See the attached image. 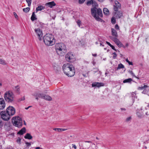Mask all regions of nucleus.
<instances>
[{
	"label": "nucleus",
	"instance_id": "obj_1",
	"mask_svg": "<svg viewBox=\"0 0 149 149\" xmlns=\"http://www.w3.org/2000/svg\"><path fill=\"white\" fill-rule=\"evenodd\" d=\"M62 69L65 74L69 77L73 76L75 74L74 68L70 63L64 64L62 67Z\"/></svg>",
	"mask_w": 149,
	"mask_h": 149
},
{
	"label": "nucleus",
	"instance_id": "obj_2",
	"mask_svg": "<svg viewBox=\"0 0 149 149\" xmlns=\"http://www.w3.org/2000/svg\"><path fill=\"white\" fill-rule=\"evenodd\" d=\"M43 39L45 44L48 46H52L55 44V40L51 34L46 33L44 36Z\"/></svg>",
	"mask_w": 149,
	"mask_h": 149
},
{
	"label": "nucleus",
	"instance_id": "obj_3",
	"mask_svg": "<svg viewBox=\"0 0 149 149\" xmlns=\"http://www.w3.org/2000/svg\"><path fill=\"white\" fill-rule=\"evenodd\" d=\"M55 49L56 53L60 55H63L66 51L65 46L62 43L56 44Z\"/></svg>",
	"mask_w": 149,
	"mask_h": 149
},
{
	"label": "nucleus",
	"instance_id": "obj_4",
	"mask_svg": "<svg viewBox=\"0 0 149 149\" xmlns=\"http://www.w3.org/2000/svg\"><path fill=\"white\" fill-rule=\"evenodd\" d=\"M4 97L5 100L9 103H12L14 100V95L11 91H6L4 94Z\"/></svg>",
	"mask_w": 149,
	"mask_h": 149
},
{
	"label": "nucleus",
	"instance_id": "obj_5",
	"mask_svg": "<svg viewBox=\"0 0 149 149\" xmlns=\"http://www.w3.org/2000/svg\"><path fill=\"white\" fill-rule=\"evenodd\" d=\"M12 123L14 125L20 127L22 126V118L19 116L14 117L12 120Z\"/></svg>",
	"mask_w": 149,
	"mask_h": 149
},
{
	"label": "nucleus",
	"instance_id": "obj_6",
	"mask_svg": "<svg viewBox=\"0 0 149 149\" xmlns=\"http://www.w3.org/2000/svg\"><path fill=\"white\" fill-rule=\"evenodd\" d=\"M1 118L5 121H8L10 118V116L6 111H2L0 113Z\"/></svg>",
	"mask_w": 149,
	"mask_h": 149
},
{
	"label": "nucleus",
	"instance_id": "obj_7",
	"mask_svg": "<svg viewBox=\"0 0 149 149\" xmlns=\"http://www.w3.org/2000/svg\"><path fill=\"white\" fill-rule=\"evenodd\" d=\"M66 60L69 62H72L74 60V55L72 52H68L65 55Z\"/></svg>",
	"mask_w": 149,
	"mask_h": 149
},
{
	"label": "nucleus",
	"instance_id": "obj_8",
	"mask_svg": "<svg viewBox=\"0 0 149 149\" xmlns=\"http://www.w3.org/2000/svg\"><path fill=\"white\" fill-rule=\"evenodd\" d=\"M6 112L10 116H12L15 113V109L13 107L9 106L6 109Z\"/></svg>",
	"mask_w": 149,
	"mask_h": 149
},
{
	"label": "nucleus",
	"instance_id": "obj_9",
	"mask_svg": "<svg viewBox=\"0 0 149 149\" xmlns=\"http://www.w3.org/2000/svg\"><path fill=\"white\" fill-rule=\"evenodd\" d=\"M97 8H92L91 9V13L92 15L97 20H99L100 18L97 15Z\"/></svg>",
	"mask_w": 149,
	"mask_h": 149
},
{
	"label": "nucleus",
	"instance_id": "obj_10",
	"mask_svg": "<svg viewBox=\"0 0 149 149\" xmlns=\"http://www.w3.org/2000/svg\"><path fill=\"white\" fill-rule=\"evenodd\" d=\"M35 31L38 37V39L40 40H41L42 38V31L39 28L35 29Z\"/></svg>",
	"mask_w": 149,
	"mask_h": 149
},
{
	"label": "nucleus",
	"instance_id": "obj_11",
	"mask_svg": "<svg viewBox=\"0 0 149 149\" xmlns=\"http://www.w3.org/2000/svg\"><path fill=\"white\" fill-rule=\"evenodd\" d=\"M148 87V86L146 85H144L143 86H141V87L138 88V89L139 90H143L142 93L143 94H146L148 93L149 91V89H146V88Z\"/></svg>",
	"mask_w": 149,
	"mask_h": 149
},
{
	"label": "nucleus",
	"instance_id": "obj_12",
	"mask_svg": "<svg viewBox=\"0 0 149 149\" xmlns=\"http://www.w3.org/2000/svg\"><path fill=\"white\" fill-rule=\"evenodd\" d=\"M44 94L39 93L35 92L32 94V95L35 97L36 99L38 100L39 98L43 99Z\"/></svg>",
	"mask_w": 149,
	"mask_h": 149
},
{
	"label": "nucleus",
	"instance_id": "obj_13",
	"mask_svg": "<svg viewBox=\"0 0 149 149\" xmlns=\"http://www.w3.org/2000/svg\"><path fill=\"white\" fill-rule=\"evenodd\" d=\"M104 84L103 83L98 82H94L92 84V86L93 87H97L98 88L104 86Z\"/></svg>",
	"mask_w": 149,
	"mask_h": 149
},
{
	"label": "nucleus",
	"instance_id": "obj_14",
	"mask_svg": "<svg viewBox=\"0 0 149 149\" xmlns=\"http://www.w3.org/2000/svg\"><path fill=\"white\" fill-rule=\"evenodd\" d=\"M115 5L113 6V9L115 11H117L118 8H120L121 5L117 1H115Z\"/></svg>",
	"mask_w": 149,
	"mask_h": 149
},
{
	"label": "nucleus",
	"instance_id": "obj_15",
	"mask_svg": "<svg viewBox=\"0 0 149 149\" xmlns=\"http://www.w3.org/2000/svg\"><path fill=\"white\" fill-rule=\"evenodd\" d=\"M5 107L6 104L3 99L0 98V109H3Z\"/></svg>",
	"mask_w": 149,
	"mask_h": 149
},
{
	"label": "nucleus",
	"instance_id": "obj_16",
	"mask_svg": "<svg viewBox=\"0 0 149 149\" xmlns=\"http://www.w3.org/2000/svg\"><path fill=\"white\" fill-rule=\"evenodd\" d=\"M114 14L115 16L117 19L120 18L123 16V13L120 11H116Z\"/></svg>",
	"mask_w": 149,
	"mask_h": 149
},
{
	"label": "nucleus",
	"instance_id": "obj_17",
	"mask_svg": "<svg viewBox=\"0 0 149 149\" xmlns=\"http://www.w3.org/2000/svg\"><path fill=\"white\" fill-rule=\"evenodd\" d=\"M115 43L119 47H123L124 48H125V47L122 44L121 42H120L119 40L116 41Z\"/></svg>",
	"mask_w": 149,
	"mask_h": 149
},
{
	"label": "nucleus",
	"instance_id": "obj_18",
	"mask_svg": "<svg viewBox=\"0 0 149 149\" xmlns=\"http://www.w3.org/2000/svg\"><path fill=\"white\" fill-rule=\"evenodd\" d=\"M56 4L54 1L48 2L46 4V5L48 6L50 8H52L53 6L56 5Z\"/></svg>",
	"mask_w": 149,
	"mask_h": 149
},
{
	"label": "nucleus",
	"instance_id": "obj_19",
	"mask_svg": "<svg viewBox=\"0 0 149 149\" xmlns=\"http://www.w3.org/2000/svg\"><path fill=\"white\" fill-rule=\"evenodd\" d=\"M48 101H51L52 100V97L46 95L44 94L43 99Z\"/></svg>",
	"mask_w": 149,
	"mask_h": 149
},
{
	"label": "nucleus",
	"instance_id": "obj_20",
	"mask_svg": "<svg viewBox=\"0 0 149 149\" xmlns=\"http://www.w3.org/2000/svg\"><path fill=\"white\" fill-rule=\"evenodd\" d=\"M26 129L25 127L22 128L17 132V134L22 135L26 132Z\"/></svg>",
	"mask_w": 149,
	"mask_h": 149
},
{
	"label": "nucleus",
	"instance_id": "obj_21",
	"mask_svg": "<svg viewBox=\"0 0 149 149\" xmlns=\"http://www.w3.org/2000/svg\"><path fill=\"white\" fill-rule=\"evenodd\" d=\"M111 30V33L112 36L114 37H117L118 36L117 33L116 31L114 29L112 28Z\"/></svg>",
	"mask_w": 149,
	"mask_h": 149
},
{
	"label": "nucleus",
	"instance_id": "obj_22",
	"mask_svg": "<svg viewBox=\"0 0 149 149\" xmlns=\"http://www.w3.org/2000/svg\"><path fill=\"white\" fill-rule=\"evenodd\" d=\"M97 13L99 16L101 17H102L103 16L102 10L100 8H98L97 9Z\"/></svg>",
	"mask_w": 149,
	"mask_h": 149
},
{
	"label": "nucleus",
	"instance_id": "obj_23",
	"mask_svg": "<svg viewBox=\"0 0 149 149\" xmlns=\"http://www.w3.org/2000/svg\"><path fill=\"white\" fill-rule=\"evenodd\" d=\"M24 138L26 139H31L33 137L31 135V134L28 133H27L24 137Z\"/></svg>",
	"mask_w": 149,
	"mask_h": 149
},
{
	"label": "nucleus",
	"instance_id": "obj_24",
	"mask_svg": "<svg viewBox=\"0 0 149 149\" xmlns=\"http://www.w3.org/2000/svg\"><path fill=\"white\" fill-rule=\"evenodd\" d=\"M31 19L32 21H34L35 20L37 19V18L36 17V15L35 14V12L33 13L32 16L31 18Z\"/></svg>",
	"mask_w": 149,
	"mask_h": 149
},
{
	"label": "nucleus",
	"instance_id": "obj_25",
	"mask_svg": "<svg viewBox=\"0 0 149 149\" xmlns=\"http://www.w3.org/2000/svg\"><path fill=\"white\" fill-rule=\"evenodd\" d=\"M133 81V80L131 78H128L127 79L124 80L123 82V83H130L132 81Z\"/></svg>",
	"mask_w": 149,
	"mask_h": 149
},
{
	"label": "nucleus",
	"instance_id": "obj_26",
	"mask_svg": "<svg viewBox=\"0 0 149 149\" xmlns=\"http://www.w3.org/2000/svg\"><path fill=\"white\" fill-rule=\"evenodd\" d=\"M103 13L104 14L107 15L109 14V10L106 8H104L103 9Z\"/></svg>",
	"mask_w": 149,
	"mask_h": 149
},
{
	"label": "nucleus",
	"instance_id": "obj_27",
	"mask_svg": "<svg viewBox=\"0 0 149 149\" xmlns=\"http://www.w3.org/2000/svg\"><path fill=\"white\" fill-rule=\"evenodd\" d=\"M44 7H43L42 6H38L36 9V12H38V11H41L42 10L44 9Z\"/></svg>",
	"mask_w": 149,
	"mask_h": 149
},
{
	"label": "nucleus",
	"instance_id": "obj_28",
	"mask_svg": "<svg viewBox=\"0 0 149 149\" xmlns=\"http://www.w3.org/2000/svg\"><path fill=\"white\" fill-rule=\"evenodd\" d=\"M115 43L117 41L118 39H117L116 37H113V36H110L109 37Z\"/></svg>",
	"mask_w": 149,
	"mask_h": 149
},
{
	"label": "nucleus",
	"instance_id": "obj_29",
	"mask_svg": "<svg viewBox=\"0 0 149 149\" xmlns=\"http://www.w3.org/2000/svg\"><path fill=\"white\" fill-rule=\"evenodd\" d=\"M15 91L17 93H19L20 91V87L19 86L17 85L15 87Z\"/></svg>",
	"mask_w": 149,
	"mask_h": 149
},
{
	"label": "nucleus",
	"instance_id": "obj_30",
	"mask_svg": "<svg viewBox=\"0 0 149 149\" xmlns=\"http://www.w3.org/2000/svg\"><path fill=\"white\" fill-rule=\"evenodd\" d=\"M124 68V66L122 63H120L118 65V67L117 68V70H118L121 68Z\"/></svg>",
	"mask_w": 149,
	"mask_h": 149
},
{
	"label": "nucleus",
	"instance_id": "obj_31",
	"mask_svg": "<svg viewBox=\"0 0 149 149\" xmlns=\"http://www.w3.org/2000/svg\"><path fill=\"white\" fill-rule=\"evenodd\" d=\"M92 5V6L93 8L95 7V8H97V7H98V4L96 2V1H93V3Z\"/></svg>",
	"mask_w": 149,
	"mask_h": 149
},
{
	"label": "nucleus",
	"instance_id": "obj_32",
	"mask_svg": "<svg viewBox=\"0 0 149 149\" xmlns=\"http://www.w3.org/2000/svg\"><path fill=\"white\" fill-rule=\"evenodd\" d=\"M0 64L5 65L6 64V63L4 60L0 58Z\"/></svg>",
	"mask_w": 149,
	"mask_h": 149
},
{
	"label": "nucleus",
	"instance_id": "obj_33",
	"mask_svg": "<svg viewBox=\"0 0 149 149\" xmlns=\"http://www.w3.org/2000/svg\"><path fill=\"white\" fill-rule=\"evenodd\" d=\"M30 10V8L29 7H27L23 9V11L26 13H28Z\"/></svg>",
	"mask_w": 149,
	"mask_h": 149
},
{
	"label": "nucleus",
	"instance_id": "obj_34",
	"mask_svg": "<svg viewBox=\"0 0 149 149\" xmlns=\"http://www.w3.org/2000/svg\"><path fill=\"white\" fill-rule=\"evenodd\" d=\"M93 0H91L90 1H88L87 3V5L88 6H90L91 5H92L93 2Z\"/></svg>",
	"mask_w": 149,
	"mask_h": 149
},
{
	"label": "nucleus",
	"instance_id": "obj_35",
	"mask_svg": "<svg viewBox=\"0 0 149 149\" xmlns=\"http://www.w3.org/2000/svg\"><path fill=\"white\" fill-rule=\"evenodd\" d=\"M21 139L19 137H18L16 141L17 143L19 145L21 144Z\"/></svg>",
	"mask_w": 149,
	"mask_h": 149
},
{
	"label": "nucleus",
	"instance_id": "obj_36",
	"mask_svg": "<svg viewBox=\"0 0 149 149\" xmlns=\"http://www.w3.org/2000/svg\"><path fill=\"white\" fill-rule=\"evenodd\" d=\"M26 2L28 3V6L29 7L31 6V0H26Z\"/></svg>",
	"mask_w": 149,
	"mask_h": 149
},
{
	"label": "nucleus",
	"instance_id": "obj_37",
	"mask_svg": "<svg viewBox=\"0 0 149 149\" xmlns=\"http://www.w3.org/2000/svg\"><path fill=\"white\" fill-rule=\"evenodd\" d=\"M131 119V117L130 116L126 118L125 120L126 122H128L130 121Z\"/></svg>",
	"mask_w": 149,
	"mask_h": 149
},
{
	"label": "nucleus",
	"instance_id": "obj_38",
	"mask_svg": "<svg viewBox=\"0 0 149 149\" xmlns=\"http://www.w3.org/2000/svg\"><path fill=\"white\" fill-rule=\"evenodd\" d=\"M77 23L79 26L80 27H81V21L80 20H78L77 22Z\"/></svg>",
	"mask_w": 149,
	"mask_h": 149
},
{
	"label": "nucleus",
	"instance_id": "obj_39",
	"mask_svg": "<svg viewBox=\"0 0 149 149\" xmlns=\"http://www.w3.org/2000/svg\"><path fill=\"white\" fill-rule=\"evenodd\" d=\"M111 22L113 24H115L116 23V20L113 17L111 19Z\"/></svg>",
	"mask_w": 149,
	"mask_h": 149
},
{
	"label": "nucleus",
	"instance_id": "obj_40",
	"mask_svg": "<svg viewBox=\"0 0 149 149\" xmlns=\"http://www.w3.org/2000/svg\"><path fill=\"white\" fill-rule=\"evenodd\" d=\"M126 61L128 63L129 65H133V63L132 62L130 61L127 58L126 59Z\"/></svg>",
	"mask_w": 149,
	"mask_h": 149
},
{
	"label": "nucleus",
	"instance_id": "obj_41",
	"mask_svg": "<svg viewBox=\"0 0 149 149\" xmlns=\"http://www.w3.org/2000/svg\"><path fill=\"white\" fill-rule=\"evenodd\" d=\"M136 94L134 93H132L131 94V96L132 98V99L133 100L134 99L133 98H134L135 97H136Z\"/></svg>",
	"mask_w": 149,
	"mask_h": 149
},
{
	"label": "nucleus",
	"instance_id": "obj_42",
	"mask_svg": "<svg viewBox=\"0 0 149 149\" xmlns=\"http://www.w3.org/2000/svg\"><path fill=\"white\" fill-rule=\"evenodd\" d=\"M93 69L95 70L93 71V73L94 74L96 72H97L99 70L97 68H94Z\"/></svg>",
	"mask_w": 149,
	"mask_h": 149
},
{
	"label": "nucleus",
	"instance_id": "obj_43",
	"mask_svg": "<svg viewBox=\"0 0 149 149\" xmlns=\"http://www.w3.org/2000/svg\"><path fill=\"white\" fill-rule=\"evenodd\" d=\"M25 144H26L27 147H30L31 146V143H29L28 142H25Z\"/></svg>",
	"mask_w": 149,
	"mask_h": 149
},
{
	"label": "nucleus",
	"instance_id": "obj_44",
	"mask_svg": "<svg viewBox=\"0 0 149 149\" xmlns=\"http://www.w3.org/2000/svg\"><path fill=\"white\" fill-rule=\"evenodd\" d=\"M129 73L133 76H134L135 77H136L135 76L134 74L133 73V72L132 71H129Z\"/></svg>",
	"mask_w": 149,
	"mask_h": 149
},
{
	"label": "nucleus",
	"instance_id": "obj_45",
	"mask_svg": "<svg viewBox=\"0 0 149 149\" xmlns=\"http://www.w3.org/2000/svg\"><path fill=\"white\" fill-rule=\"evenodd\" d=\"M113 54L114 55L113 56V59H115L117 56V54L116 52H114Z\"/></svg>",
	"mask_w": 149,
	"mask_h": 149
},
{
	"label": "nucleus",
	"instance_id": "obj_46",
	"mask_svg": "<svg viewBox=\"0 0 149 149\" xmlns=\"http://www.w3.org/2000/svg\"><path fill=\"white\" fill-rule=\"evenodd\" d=\"M85 0H79V3L80 4L83 3Z\"/></svg>",
	"mask_w": 149,
	"mask_h": 149
},
{
	"label": "nucleus",
	"instance_id": "obj_47",
	"mask_svg": "<svg viewBox=\"0 0 149 149\" xmlns=\"http://www.w3.org/2000/svg\"><path fill=\"white\" fill-rule=\"evenodd\" d=\"M3 123L2 122V120L0 118V128L1 127L3 126Z\"/></svg>",
	"mask_w": 149,
	"mask_h": 149
},
{
	"label": "nucleus",
	"instance_id": "obj_48",
	"mask_svg": "<svg viewBox=\"0 0 149 149\" xmlns=\"http://www.w3.org/2000/svg\"><path fill=\"white\" fill-rule=\"evenodd\" d=\"M13 13L14 15V16L15 17L16 19L18 17V15H17V14L16 13H15V12H14Z\"/></svg>",
	"mask_w": 149,
	"mask_h": 149
},
{
	"label": "nucleus",
	"instance_id": "obj_49",
	"mask_svg": "<svg viewBox=\"0 0 149 149\" xmlns=\"http://www.w3.org/2000/svg\"><path fill=\"white\" fill-rule=\"evenodd\" d=\"M136 114L140 118L141 117L142 115L139 112H137Z\"/></svg>",
	"mask_w": 149,
	"mask_h": 149
},
{
	"label": "nucleus",
	"instance_id": "obj_50",
	"mask_svg": "<svg viewBox=\"0 0 149 149\" xmlns=\"http://www.w3.org/2000/svg\"><path fill=\"white\" fill-rule=\"evenodd\" d=\"M59 130H60V132L61 131H65L66 130V129H63V128H59V129H58Z\"/></svg>",
	"mask_w": 149,
	"mask_h": 149
},
{
	"label": "nucleus",
	"instance_id": "obj_51",
	"mask_svg": "<svg viewBox=\"0 0 149 149\" xmlns=\"http://www.w3.org/2000/svg\"><path fill=\"white\" fill-rule=\"evenodd\" d=\"M110 47L111 48L114 50H115V51H117V50L115 48V47H114V46H113V45H111Z\"/></svg>",
	"mask_w": 149,
	"mask_h": 149
},
{
	"label": "nucleus",
	"instance_id": "obj_52",
	"mask_svg": "<svg viewBox=\"0 0 149 149\" xmlns=\"http://www.w3.org/2000/svg\"><path fill=\"white\" fill-rule=\"evenodd\" d=\"M115 28L116 29H119V27L118 24H116L115 26Z\"/></svg>",
	"mask_w": 149,
	"mask_h": 149
},
{
	"label": "nucleus",
	"instance_id": "obj_53",
	"mask_svg": "<svg viewBox=\"0 0 149 149\" xmlns=\"http://www.w3.org/2000/svg\"><path fill=\"white\" fill-rule=\"evenodd\" d=\"M72 148H74V149H77V147L75 145L72 144Z\"/></svg>",
	"mask_w": 149,
	"mask_h": 149
},
{
	"label": "nucleus",
	"instance_id": "obj_54",
	"mask_svg": "<svg viewBox=\"0 0 149 149\" xmlns=\"http://www.w3.org/2000/svg\"><path fill=\"white\" fill-rule=\"evenodd\" d=\"M58 129H59V128H54L53 129V130H55V131H56L57 130L58 132H60V130H58Z\"/></svg>",
	"mask_w": 149,
	"mask_h": 149
},
{
	"label": "nucleus",
	"instance_id": "obj_55",
	"mask_svg": "<svg viewBox=\"0 0 149 149\" xmlns=\"http://www.w3.org/2000/svg\"><path fill=\"white\" fill-rule=\"evenodd\" d=\"M106 42L107 44L110 47L112 45L109 42L107 41H106Z\"/></svg>",
	"mask_w": 149,
	"mask_h": 149
},
{
	"label": "nucleus",
	"instance_id": "obj_56",
	"mask_svg": "<svg viewBox=\"0 0 149 149\" xmlns=\"http://www.w3.org/2000/svg\"><path fill=\"white\" fill-rule=\"evenodd\" d=\"M99 42H100V46H102L103 47L104 46V45L102 44V43L100 41H99Z\"/></svg>",
	"mask_w": 149,
	"mask_h": 149
},
{
	"label": "nucleus",
	"instance_id": "obj_57",
	"mask_svg": "<svg viewBox=\"0 0 149 149\" xmlns=\"http://www.w3.org/2000/svg\"><path fill=\"white\" fill-rule=\"evenodd\" d=\"M92 55L94 56H95V57H96L97 56V54H92Z\"/></svg>",
	"mask_w": 149,
	"mask_h": 149
},
{
	"label": "nucleus",
	"instance_id": "obj_58",
	"mask_svg": "<svg viewBox=\"0 0 149 149\" xmlns=\"http://www.w3.org/2000/svg\"><path fill=\"white\" fill-rule=\"evenodd\" d=\"M31 107V106H29L28 107H27L25 109H26L27 110L29 109V108Z\"/></svg>",
	"mask_w": 149,
	"mask_h": 149
},
{
	"label": "nucleus",
	"instance_id": "obj_59",
	"mask_svg": "<svg viewBox=\"0 0 149 149\" xmlns=\"http://www.w3.org/2000/svg\"><path fill=\"white\" fill-rule=\"evenodd\" d=\"M122 110L125 111L126 110V109L125 108H121L120 109Z\"/></svg>",
	"mask_w": 149,
	"mask_h": 149
},
{
	"label": "nucleus",
	"instance_id": "obj_60",
	"mask_svg": "<svg viewBox=\"0 0 149 149\" xmlns=\"http://www.w3.org/2000/svg\"><path fill=\"white\" fill-rule=\"evenodd\" d=\"M40 148L39 147H37L35 148V149H40Z\"/></svg>",
	"mask_w": 149,
	"mask_h": 149
},
{
	"label": "nucleus",
	"instance_id": "obj_61",
	"mask_svg": "<svg viewBox=\"0 0 149 149\" xmlns=\"http://www.w3.org/2000/svg\"><path fill=\"white\" fill-rule=\"evenodd\" d=\"M99 2H102L104 0H97Z\"/></svg>",
	"mask_w": 149,
	"mask_h": 149
},
{
	"label": "nucleus",
	"instance_id": "obj_62",
	"mask_svg": "<svg viewBox=\"0 0 149 149\" xmlns=\"http://www.w3.org/2000/svg\"><path fill=\"white\" fill-rule=\"evenodd\" d=\"M85 142L86 143H91V141H85Z\"/></svg>",
	"mask_w": 149,
	"mask_h": 149
},
{
	"label": "nucleus",
	"instance_id": "obj_63",
	"mask_svg": "<svg viewBox=\"0 0 149 149\" xmlns=\"http://www.w3.org/2000/svg\"><path fill=\"white\" fill-rule=\"evenodd\" d=\"M11 38L13 40L14 39V37H13V36H12V37H11Z\"/></svg>",
	"mask_w": 149,
	"mask_h": 149
},
{
	"label": "nucleus",
	"instance_id": "obj_64",
	"mask_svg": "<svg viewBox=\"0 0 149 149\" xmlns=\"http://www.w3.org/2000/svg\"><path fill=\"white\" fill-rule=\"evenodd\" d=\"M146 114L147 115H149V114H148V112H147L146 113Z\"/></svg>",
	"mask_w": 149,
	"mask_h": 149
}]
</instances>
